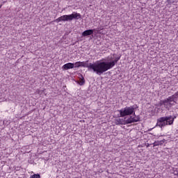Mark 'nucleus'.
Returning a JSON list of instances; mask_svg holds the SVG:
<instances>
[{
    "instance_id": "obj_1",
    "label": "nucleus",
    "mask_w": 178,
    "mask_h": 178,
    "mask_svg": "<svg viewBox=\"0 0 178 178\" xmlns=\"http://www.w3.org/2000/svg\"><path fill=\"white\" fill-rule=\"evenodd\" d=\"M111 69H112V67L109 64V61H106V59H102L95 63L92 72L97 74V76H101L104 74L105 72L111 70Z\"/></svg>"
},
{
    "instance_id": "obj_2",
    "label": "nucleus",
    "mask_w": 178,
    "mask_h": 178,
    "mask_svg": "<svg viewBox=\"0 0 178 178\" xmlns=\"http://www.w3.org/2000/svg\"><path fill=\"white\" fill-rule=\"evenodd\" d=\"M176 118H177V115L161 117L157 119L155 127H160V129H162L165 126H172L175 122V119H176Z\"/></svg>"
},
{
    "instance_id": "obj_3",
    "label": "nucleus",
    "mask_w": 178,
    "mask_h": 178,
    "mask_svg": "<svg viewBox=\"0 0 178 178\" xmlns=\"http://www.w3.org/2000/svg\"><path fill=\"white\" fill-rule=\"evenodd\" d=\"M138 106H137V104H134L118 110V112L120 113V118H127V116H129L130 118V116H134L135 119H137V116L136 115V109H138Z\"/></svg>"
},
{
    "instance_id": "obj_4",
    "label": "nucleus",
    "mask_w": 178,
    "mask_h": 178,
    "mask_svg": "<svg viewBox=\"0 0 178 178\" xmlns=\"http://www.w3.org/2000/svg\"><path fill=\"white\" fill-rule=\"evenodd\" d=\"M140 115H137L136 118L133 116L130 117H124V118H118L115 119V123L117 125L119 124H131V123H137V122H141L140 120Z\"/></svg>"
},
{
    "instance_id": "obj_5",
    "label": "nucleus",
    "mask_w": 178,
    "mask_h": 178,
    "mask_svg": "<svg viewBox=\"0 0 178 178\" xmlns=\"http://www.w3.org/2000/svg\"><path fill=\"white\" fill-rule=\"evenodd\" d=\"M79 19H81V14L73 12L71 15H65L57 18L54 22H56V23H59V22H72V20H79Z\"/></svg>"
},
{
    "instance_id": "obj_6",
    "label": "nucleus",
    "mask_w": 178,
    "mask_h": 178,
    "mask_svg": "<svg viewBox=\"0 0 178 178\" xmlns=\"http://www.w3.org/2000/svg\"><path fill=\"white\" fill-rule=\"evenodd\" d=\"M94 31H97V33H99V28L84 31L82 33V37H88V35L93 37L92 34H94Z\"/></svg>"
},
{
    "instance_id": "obj_7",
    "label": "nucleus",
    "mask_w": 178,
    "mask_h": 178,
    "mask_svg": "<svg viewBox=\"0 0 178 178\" xmlns=\"http://www.w3.org/2000/svg\"><path fill=\"white\" fill-rule=\"evenodd\" d=\"M89 60L83 61V67H87L89 72H92L94 70V63H89Z\"/></svg>"
},
{
    "instance_id": "obj_8",
    "label": "nucleus",
    "mask_w": 178,
    "mask_h": 178,
    "mask_svg": "<svg viewBox=\"0 0 178 178\" xmlns=\"http://www.w3.org/2000/svg\"><path fill=\"white\" fill-rule=\"evenodd\" d=\"M121 57H122V56L120 55L117 57H115L114 60L108 61V64H110L111 69H112V67H113L115 66V65H116V63H118V62H119V60H120Z\"/></svg>"
},
{
    "instance_id": "obj_9",
    "label": "nucleus",
    "mask_w": 178,
    "mask_h": 178,
    "mask_svg": "<svg viewBox=\"0 0 178 178\" xmlns=\"http://www.w3.org/2000/svg\"><path fill=\"white\" fill-rule=\"evenodd\" d=\"M63 70H69L70 69H74V63H67L63 65Z\"/></svg>"
},
{
    "instance_id": "obj_10",
    "label": "nucleus",
    "mask_w": 178,
    "mask_h": 178,
    "mask_svg": "<svg viewBox=\"0 0 178 178\" xmlns=\"http://www.w3.org/2000/svg\"><path fill=\"white\" fill-rule=\"evenodd\" d=\"M166 99H167V102H168V104L170 105H172V102H175V104H177V102H176V99H177V98L175 95H172V96L168 97Z\"/></svg>"
},
{
    "instance_id": "obj_11",
    "label": "nucleus",
    "mask_w": 178,
    "mask_h": 178,
    "mask_svg": "<svg viewBox=\"0 0 178 178\" xmlns=\"http://www.w3.org/2000/svg\"><path fill=\"white\" fill-rule=\"evenodd\" d=\"M164 106V108H168V105H169V102H168L167 99H164V100H161L159 103V104L157 105V106Z\"/></svg>"
},
{
    "instance_id": "obj_12",
    "label": "nucleus",
    "mask_w": 178,
    "mask_h": 178,
    "mask_svg": "<svg viewBox=\"0 0 178 178\" xmlns=\"http://www.w3.org/2000/svg\"><path fill=\"white\" fill-rule=\"evenodd\" d=\"M165 141H166V140H165V139H163L161 140L154 141V143H153V147H158V145H163V144H165Z\"/></svg>"
},
{
    "instance_id": "obj_13",
    "label": "nucleus",
    "mask_w": 178,
    "mask_h": 178,
    "mask_svg": "<svg viewBox=\"0 0 178 178\" xmlns=\"http://www.w3.org/2000/svg\"><path fill=\"white\" fill-rule=\"evenodd\" d=\"M74 65V67H83V62L81 61H77Z\"/></svg>"
},
{
    "instance_id": "obj_14",
    "label": "nucleus",
    "mask_w": 178,
    "mask_h": 178,
    "mask_svg": "<svg viewBox=\"0 0 178 178\" xmlns=\"http://www.w3.org/2000/svg\"><path fill=\"white\" fill-rule=\"evenodd\" d=\"M81 81L78 83L79 84V86H84V84H86V79H84V76H83V75L81 74Z\"/></svg>"
},
{
    "instance_id": "obj_15",
    "label": "nucleus",
    "mask_w": 178,
    "mask_h": 178,
    "mask_svg": "<svg viewBox=\"0 0 178 178\" xmlns=\"http://www.w3.org/2000/svg\"><path fill=\"white\" fill-rule=\"evenodd\" d=\"M31 178H41V175H40V174H34Z\"/></svg>"
},
{
    "instance_id": "obj_16",
    "label": "nucleus",
    "mask_w": 178,
    "mask_h": 178,
    "mask_svg": "<svg viewBox=\"0 0 178 178\" xmlns=\"http://www.w3.org/2000/svg\"><path fill=\"white\" fill-rule=\"evenodd\" d=\"M172 170L174 171L175 176H177L178 177V169L177 168H173Z\"/></svg>"
},
{
    "instance_id": "obj_17",
    "label": "nucleus",
    "mask_w": 178,
    "mask_h": 178,
    "mask_svg": "<svg viewBox=\"0 0 178 178\" xmlns=\"http://www.w3.org/2000/svg\"><path fill=\"white\" fill-rule=\"evenodd\" d=\"M168 5H172V3H175V0H167Z\"/></svg>"
},
{
    "instance_id": "obj_18",
    "label": "nucleus",
    "mask_w": 178,
    "mask_h": 178,
    "mask_svg": "<svg viewBox=\"0 0 178 178\" xmlns=\"http://www.w3.org/2000/svg\"><path fill=\"white\" fill-rule=\"evenodd\" d=\"M101 30L99 29V34H101ZM94 33H96L97 34H98V33H97V31H94Z\"/></svg>"
},
{
    "instance_id": "obj_19",
    "label": "nucleus",
    "mask_w": 178,
    "mask_h": 178,
    "mask_svg": "<svg viewBox=\"0 0 178 178\" xmlns=\"http://www.w3.org/2000/svg\"><path fill=\"white\" fill-rule=\"evenodd\" d=\"M149 145H150V144H149V143H147V144L146 145L147 148H148V147H149Z\"/></svg>"
},
{
    "instance_id": "obj_20",
    "label": "nucleus",
    "mask_w": 178,
    "mask_h": 178,
    "mask_svg": "<svg viewBox=\"0 0 178 178\" xmlns=\"http://www.w3.org/2000/svg\"><path fill=\"white\" fill-rule=\"evenodd\" d=\"M151 130H152V129H148V131H151Z\"/></svg>"
},
{
    "instance_id": "obj_21",
    "label": "nucleus",
    "mask_w": 178,
    "mask_h": 178,
    "mask_svg": "<svg viewBox=\"0 0 178 178\" xmlns=\"http://www.w3.org/2000/svg\"><path fill=\"white\" fill-rule=\"evenodd\" d=\"M113 56L115 57V56H116V54H114Z\"/></svg>"
},
{
    "instance_id": "obj_22",
    "label": "nucleus",
    "mask_w": 178,
    "mask_h": 178,
    "mask_svg": "<svg viewBox=\"0 0 178 178\" xmlns=\"http://www.w3.org/2000/svg\"><path fill=\"white\" fill-rule=\"evenodd\" d=\"M2 8V5L0 6V8Z\"/></svg>"
}]
</instances>
